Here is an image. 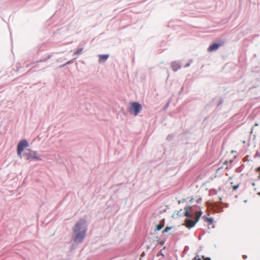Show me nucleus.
Here are the masks:
<instances>
[{
    "label": "nucleus",
    "mask_w": 260,
    "mask_h": 260,
    "mask_svg": "<svg viewBox=\"0 0 260 260\" xmlns=\"http://www.w3.org/2000/svg\"><path fill=\"white\" fill-rule=\"evenodd\" d=\"M86 233L85 221L81 220L75 225L74 230V240L77 242H81L84 239Z\"/></svg>",
    "instance_id": "obj_1"
},
{
    "label": "nucleus",
    "mask_w": 260,
    "mask_h": 260,
    "mask_svg": "<svg viewBox=\"0 0 260 260\" xmlns=\"http://www.w3.org/2000/svg\"><path fill=\"white\" fill-rule=\"evenodd\" d=\"M142 109V107L141 104L135 102L131 103L128 108L129 112L134 116H137Z\"/></svg>",
    "instance_id": "obj_2"
},
{
    "label": "nucleus",
    "mask_w": 260,
    "mask_h": 260,
    "mask_svg": "<svg viewBox=\"0 0 260 260\" xmlns=\"http://www.w3.org/2000/svg\"><path fill=\"white\" fill-rule=\"evenodd\" d=\"M195 219L194 220H191L190 219H186L185 220V226L190 229L194 226V225L196 224V223L199 220L200 217L202 215V212L201 211H197L195 213Z\"/></svg>",
    "instance_id": "obj_3"
},
{
    "label": "nucleus",
    "mask_w": 260,
    "mask_h": 260,
    "mask_svg": "<svg viewBox=\"0 0 260 260\" xmlns=\"http://www.w3.org/2000/svg\"><path fill=\"white\" fill-rule=\"evenodd\" d=\"M27 160H30L31 159L40 160L41 158L39 156L37 151H33L30 149H28L24 153Z\"/></svg>",
    "instance_id": "obj_4"
},
{
    "label": "nucleus",
    "mask_w": 260,
    "mask_h": 260,
    "mask_svg": "<svg viewBox=\"0 0 260 260\" xmlns=\"http://www.w3.org/2000/svg\"><path fill=\"white\" fill-rule=\"evenodd\" d=\"M28 146V144L26 140H23L19 142L17 146V154L18 155L21 157V153L22 151L24 150L25 148H26Z\"/></svg>",
    "instance_id": "obj_5"
},
{
    "label": "nucleus",
    "mask_w": 260,
    "mask_h": 260,
    "mask_svg": "<svg viewBox=\"0 0 260 260\" xmlns=\"http://www.w3.org/2000/svg\"><path fill=\"white\" fill-rule=\"evenodd\" d=\"M185 213L184 216L190 217H192V208L190 206H186L184 208Z\"/></svg>",
    "instance_id": "obj_6"
},
{
    "label": "nucleus",
    "mask_w": 260,
    "mask_h": 260,
    "mask_svg": "<svg viewBox=\"0 0 260 260\" xmlns=\"http://www.w3.org/2000/svg\"><path fill=\"white\" fill-rule=\"evenodd\" d=\"M219 46V45L216 43L212 44L211 45H210L208 48V51L209 52H212L213 51H215L217 50Z\"/></svg>",
    "instance_id": "obj_7"
},
{
    "label": "nucleus",
    "mask_w": 260,
    "mask_h": 260,
    "mask_svg": "<svg viewBox=\"0 0 260 260\" xmlns=\"http://www.w3.org/2000/svg\"><path fill=\"white\" fill-rule=\"evenodd\" d=\"M172 68L174 71H177L180 67L177 63L173 62L172 64Z\"/></svg>",
    "instance_id": "obj_8"
},
{
    "label": "nucleus",
    "mask_w": 260,
    "mask_h": 260,
    "mask_svg": "<svg viewBox=\"0 0 260 260\" xmlns=\"http://www.w3.org/2000/svg\"><path fill=\"white\" fill-rule=\"evenodd\" d=\"M99 57H100V61H101L102 60L103 61H105L108 58L109 55H106V54H105V55H100L99 56Z\"/></svg>",
    "instance_id": "obj_9"
},
{
    "label": "nucleus",
    "mask_w": 260,
    "mask_h": 260,
    "mask_svg": "<svg viewBox=\"0 0 260 260\" xmlns=\"http://www.w3.org/2000/svg\"><path fill=\"white\" fill-rule=\"evenodd\" d=\"M163 226H164V224H158V225H157L156 226V230L157 231H159V230H160L162 228Z\"/></svg>",
    "instance_id": "obj_10"
},
{
    "label": "nucleus",
    "mask_w": 260,
    "mask_h": 260,
    "mask_svg": "<svg viewBox=\"0 0 260 260\" xmlns=\"http://www.w3.org/2000/svg\"><path fill=\"white\" fill-rule=\"evenodd\" d=\"M82 51H83V48H79V49H77L74 52V54H75V55L79 54L80 53L82 52Z\"/></svg>",
    "instance_id": "obj_11"
},
{
    "label": "nucleus",
    "mask_w": 260,
    "mask_h": 260,
    "mask_svg": "<svg viewBox=\"0 0 260 260\" xmlns=\"http://www.w3.org/2000/svg\"><path fill=\"white\" fill-rule=\"evenodd\" d=\"M206 221L209 222L210 223H212L213 222V219L212 218L206 217Z\"/></svg>",
    "instance_id": "obj_12"
},
{
    "label": "nucleus",
    "mask_w": 260,
    "mask_h": 260,
    "mask_svg": "<svg viewBox=\"0 0 260 260\" xmlns=\"http://www.w3.org/2000/svg\"><path fill=\"white\" fill-rule=\"evenodd\" d=\"M171 227H166L165 230L162 231V233L164 234L165 233L168 232L170 230H171Z\"/></svg>",
    "instance_id": "obj_13"
},
{
    "label": "nucleus",
    "mask_w": 260,
    "mask_h": 260,
    "mask_svg": "<svg viewBox=\"0 0 260 260\" xmlns=\"http://www.w3.org/2000/svg\"><path fill=\"white\" fill-rule=\"evenodd\" d=\"M192 260H202V259L199 255H197Z\"/></svg>",
    "instance_id": "obj_14"
},
{
    "label": "nucleus",
    "mask_w": 260,
    "mask_h": 260,
    "mask_svg": "<svg viewBox=\"0 0 260 260\" xmlns=\"http://www.w3.org/2000/svg\"><path fill=\"white\" fill-rule=\"evenodd\" d=\"M256 171L257 172H259V175L257 177L259 179H260V166L256 169Z\"/></svg>",
    "instance_id": "obj_15"
},
{
    "label": "nucleus",
    "mask_w": 260,
    "mask_h": 260,
    "mask_svg": "<svg viewBox=\"0 0 260 260\" xmlns=\"http://www.w3.org/2000/svg\"><path fill=\"white\" fill-rule=\"evenodd\" d=\"M204 260H211V259L208 257L204 258Z\"/></svg>",
    "instance_id": "obj_16"
},
{
    "label": "nucleus",
    "mask_w": 260,
    "mask_h": 260,
    "mask_svg": "<svg viewBox=\"0 0 260 260\" xmlns=\"http://www.w3.org/2000/svg\"><path fill=\"white\" fill-rule=\"evenodd\" d=\"M233 187H234V189H236L237 188L238 186H233Z\"/></svg>",
    "instance_id": "obj_17"
}]
</instances>
